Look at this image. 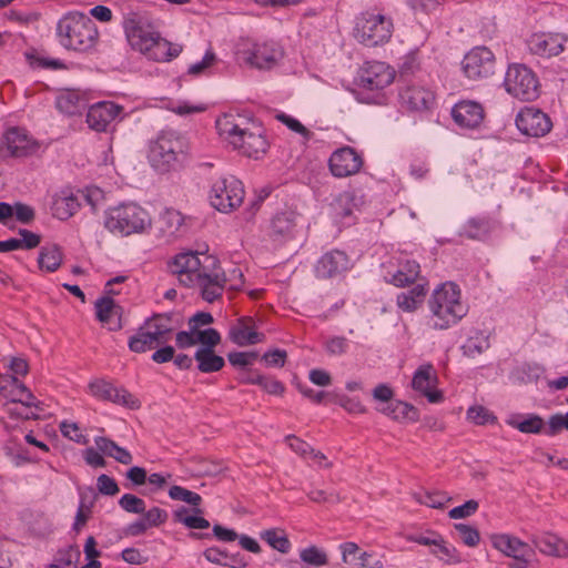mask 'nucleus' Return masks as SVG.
<instances>
[{
    "instance_id": "e2e57ef3",
    "label": "nucleus",
    "mask_w": 568,
    "mask_h": 568,
    "mask_svg": "<svg viewBox=\"0 0 568 568\" xmlns=\"http://www.w3.org/2000/svg\"><path fill=\"white\" fill-rule=\"evenodd\" d=\"M479 505L478 501L470 499L467 500L465 504L454 507L449 510L448 516L452 519H460L466 518L475 514L478 509Z\"/></svg>"
},
{
    "instance_id": "9d476101",
    "label": "nucleus",
    "mask_w": 568,
    "mask_h": 568,
    "mask_svg": "<svg viewBox=\"0 0 568 568\" xmlns=\"http://www.w3.org/2000/svg\"><path fill=\"white\" fill-rule=\"evenodd\" d=\"M504 85L509 94L523 101H531L538 97V80L524 64L515 63L508 67Z\"/></svg>"
},
{
    "instance_id": "c03bdc74",
    "label": "nucleus",
    "mask_w": 568,
    "mask_h": 568,
    "mask_svg": "<svg viewBox=\"0 0 568 568\" xmlns=\"http://www.w3.org/2000/svg\"><path fill=\"white\" fill-rule=\"evenodd\" d=\"M201 514L189 515V509L180 507L173 513L174 521L183 524L190 529H207L210 527L209 520L200 516Z\"/></svg>"
},
{
    "instance_id": "603ef678",
    "label": "nucleus",
    "mask_w": 568,
    "mask_h": 568,
    "mask_svg": "<svg viewBox=\"0 0 568 568\" xmlns=\"http://www.w3.org/2000/svg\"><path fill=\"white\" fill-rule=\"evenodd\" d=\"M120 507L131 514H143L145 510V501L133 495V494H124L119 499Z\"/></svg>"
},
{
    "instance_id": "69168bd1",
    "label": "nucleus",
    "mask_w": 568,
    "mask_h": 568,
    "mask_svg": "<svg viewBox=\"0 0 568 568\" xmlns=\"http://www.w3.org/2000/svg\"><path fill=\"white\" fill-rule=\"evenodd\" d=\"M287 357V353L284 349H273L270 352H266L262 356V361L265 362L267 366L273 367H283L285 365Z\"/></svg>"
},
{
    "instance_id": "72a5a7b5",
    "label": "nucleus",
    "mask_w": 568,
    "mask_h": 568,
    "mask_svg": "<svg viewBox=\"0 0 568 568\" xmlns=\"http://www.w3.org/2000/svg\"><path fill=\"white\" fill-rule=\"evenodd\" d=\"M407 540L423 546H433L432 554L436 556L452 558L455 552V548L446 545L443 537L435 531H429L427 535H410Z\"/></svg>"
},
{
    "instance_id": "c9c22d12",
    "label": "nucleus",
    "mask_w": 568,
    "mask_h": 568,
    "mask_svg": "<svg viewBox=\"0 0 568 568\" xmlns=\"http://www.w3.org/2000/svg\"><path fill=\"white\" fill-rule=\"evenodd\" d=\"M426 292L425 284H416L410 290L398 294L396 304L404 312H415L423 304Z\"/></svg>"
},
{
    "instance_id": "6e6552de",
    "label": "nucleus",
    "mask_w": 568,
    "mask_h": 568,
    "mask_svg": "<svg viewBox=\"0 0 568 568\" xmlns=\"http://www.w3.org/2000/svg\"><path fill=\"white\" fill-rule=\"evenodd\" d=\"M172 331L171 315L154 314L130 337L129 348L134 353L154 349L170 339Z\"/></svg>"
},
{
    "instance_id": "13d9d810",
    "label": "nucleus",
    "mask_w": 568,
    "mask_h": 568,
    "mask_svg": "<svg viewBox=\"0 0 568 568\" xmlns=\"http://www.w3.org/2000/svg\"><path fill=\"white\" fill-rule=\"evenodd\" d=\"M467 417L469 420L477 425H485L494 423L496 417L483 406H473L467 410Z\"/></svg>"
},
{
    "instance_id": "ea45409f",
    "label": "nucleus",
    "mask_w": 568,
    "mask_h": 568,
    "mask_svg": "<svg viewBox=\"0 0 568 568\" xmlns=\"http://www.w3.org/2000/svg\"><path fill=\"white\" fill-rule=\"evenodd\" d=\"M420 273V266L416 261H406L399 265L397 272L392 276L395 286L404 287L413 284Z\"/></svg>"
},
{
    "instance_id": "dca6fc26",
    "label": "nucleus",
    "mask_w": 568,
    "mask_h": 568,
    "mask_svg": "<svg viewBox=\"0 0 568 568\" xmlns=\"http://www.w3.org/2000/svg\"><path fill=\"white\" fill-rule=\"evenodd\" d=\"M123 28L130 45L141 53L148 48L149 42H152L154 37L158 36L152 26L135 12H130L125 16Z\"/></svg>"
},
{
    "instance_id": "393cba45",
    "label": "nucleus",
    "mask_w": 568,
    "mask_h": 568,
    "mask_svg": "<svg viewBox=\"0 0 568 568\" xmlns=\"http://www.w3.org/2000/svg\"><path fill=\"white\" fill-rule=\"evenodd\" d=\"M491 544L494 548L505 556L524 562H528L529 557L534 554L532 548L528 544L509 534L493 535Z\"/></svg>"
},
{
    "instance_id": "338daca9",
    "label": "nucleus",
    "mask_w": 568,
    "mask_h": 568,
    "mask_svg": "<svg viewBox=\"0 0 568 568\" xmlns=\"http://www.w3.org/2000/svg\"><path fill=\"white\" fill-rule=\"evenodd\" d=\"M286 442L288 443L290 447L298 455L306 457L311 453H314V448L307 444L306 442L293 436L288 435L286 436Z\"/></svg>"
},
{
    "instance_id": "8fccbe9b",
    "label": "nucleus",
    "mask_w": 568,
    "mask_h": 568,
    "mask_svg": "<svg viewBox=\"0 0 568 568\" xmlns=\"http://www.w3.org/2000/svg\"><path fill=\"white\" fill-rule=\"evenodd\" d=\"M415 498L418 503L432 508H442L450 500L447 494L443 491H425L423 494H415Z\"/></svg>"
},
{
    "instance_id": "37998d69",
    "label": "nucleus",
    "mask_w": 568,
    "mask_h": 568,
    "mask_svg": "<svg viewBox=\"0 0 568 568\" xmlns=\"http://www.w3.org/2000/svg\"><path fill=\"white\" fill-rule=\"evenodd\" d=\"M169 497L173 500L184 501L193 506V514H202L200 505L202 504V497L197 493L189 490L182 486L174 485L169 489Z\"/></svg>"
},
{
    "instance_id": "f704fd0d",
    "label": "nucleus",
    "mask_w": 568,
    "mask_h": 568,
    "mask_svg": "<svg viewBox=\"0 0 568 568\" xmlns=\"http://www.w3.org/2000/svg\"><path fill=\"white\" fill-rule=\"evenodd\" d=\"M378 410L397 422H416L418 419V410L402 400H392Z\"/></svg>"
},
{
    "instance_id": "864d4df0",
    "label": "nucleus",
    "mask_w": 568,
    "mask_h": 568,
    "mask_svg": "<svg viewBox=\"0 0 568 568\" xmlns=\"http://www.w3.org/2000/svg\"><path fill=\"white\" fill-rule=\"evenodd\" d=\"M196 333V344L200 343V348L214 349L221 342V335L215 328L200 329Z\"/></svg>"
},
{
    "instance_id": "5fc2aeb1",
    "label": "nucleus",
    "mask_w": 568,
    "mask_h": 568,
    "mask_svg": "<svg viewBox=\"0 0 568 568\" xmlns=\"http://www.w3.org/2000/svg\"><path fill=\"white\" fill-rule=\"evenodd\" d=\"M349 342L343 336H333L325 342V351L332 356H342L348 352Z\"/></svg>"
},
{
    "instance_id": "f03ea898",
    "label": "nucleus",
    "mask_w": 568,
    "mask_h": 568,
    "mask_svg": "<svg viewBox=\"0 0 568 568\" xmlns=\"http://www.w3.org/2000/svg\"><path fill=\"white\" fill-rule=\"evenodd\" d=\"M216 130L223 140L244 156L257 160L268 150L264 128L245 115L225 113L217 118Z\"/></svg>"
},
{
    "instance_id": "f257e3e1",
    "label": "nucleus",
    "mask_w": 568,
    "mask_h": 568,
    "mask_svg": "<svg viewBox=\"0 0 568 568\" xmlns=\"http://www.w3.org/2000/svg\"><path fill=\"white\" fill-rule=\"evenodd\" d=\"M169 268L184 286H199L203 300L209 303L222 296L227 281L216 257L199 252L176 254L169 263Z\"/></svg>"
},
{
    "instance_id": "3c124183",
    "label": "nucleus",
    "mask_w": 568,
    "mask_h": 568,
    "mask_svg": "<svg viewBox=\"0 0 568 568\" xmlns=\"http://www.w3.org/2000/svg\"><path fill=\"white\" fill-rule=\"evenodd\" d=\"M6 410L10 417L16 419H38L40 412L23 404H7Z\"/></svg>"
},
{
    "instance_id": "a878e982",
    "label": "nucleus",
    "mask_w": 568,
    "mask_h": 568,
    "mask_svg": "<svg viewBox=\"0 0 568 568\" xmlns=\"http://www.w3.org/2000/svg\"><path fill=\"white\" fill-rule=\"evenodd\" d=\"M452 115L459 126L474 129L483 122L484 110L477 102L462 101L453 108Z\"/></svg>"
},
{
    "instance_id": "7c9ffc66",
    "label": "nucleus",
    "mask_w": 568,
    "mask_h": 568,
    "mask_svg": "<svg viewBox=\"0 0 568 568\" xmlns=\"http://www.w3.org/2000/svg\"><path fill=\"white\" fill-rule=\"evenodd\" d=\"M80 205L77 195L69 190H61L52 197V215L61 221H67L78 212Z\"/></svg>"
},
{
    "instance_id": "de8ad7c7",
    "label": "nucleus",
    "mask_w": 568,
    "mask_h": 568,
    "mask_svg": "<svg viewBox=\"0 0 568 568\" xmlns=\"http://www.w3.org/2000/svg\"><path fill=\"white\" fill-rule=\"evenodd\" d=\"M301 560L314 567L327 565V555L316 546H310L300 551Z\"/></svg>"
},
{
    "instance_id": "0eeeda50",
    "label": "nucleus",
    "mask_w": 568,
    "mask_h": 568,
    "mask_svg": "<svg viewBox=\"0 0 568 568\" xmlns=\"http://www.w3.org/2000/svg\"><path fill=\"white\" fill-rule=\"evenodd\" d=\"M235 59L240 65L257 70H271L283 58V49L273 41L255 42L242 39L235 47Z\"/></svg>"
},
{
    "instance_id": "aec40b11",
    "label": "nucleus",
    "mask_w": 568,
    "mask_h": 568,
    "mask_svg": "<svg viewBox=\"0 0 568 568\" xmlns=\"http://www.w3.org/2000/svg\"><path fill=\"white\" fill-rule=\"evenodd\" d=\"M328 164L333 175L345 178L356 174L363 165V160L354 149L344 146L332 153Z\"/></svg>"
},
{
    "instance_id": "6e6d98bb",
    "label": "nucleus",
    "mask_w": 568,
    "mask_h": 568,
    "mask_svg": "<svg viewBox=\"0 0 568 568\" xmlns=\"http://www.w3.org/2000/svg\"><path fill=\"white\" fill-rule=\"evenodd\" d=\"M80 99L73 93L61 94L57 99L58 109L69 115L75 114L79 111Z\"/></svg>"
},
{
    "instance_id": "423d86ee",
    "label": "nucleus",
    "mask_w": 568,
    "mask_h": 568,
    "mask_svg": "<svg viewBox=\"0 0 568 568\" xmlns=\"http://www.w3.org/2000/svg\"><path fill=\"white\" fill-rule=\"evenodd\" d=\"M104 226L114 234L129 236L143 233L151 227L149 213L138 204L125 203L110 207L105 213Z\"/></svg>"
},
{
    "instance_id": "bb28decb",
    "label": "nucleus",
    "mask_w": 568,
    "mask_h": 568,
    "mask_svg": "<svg viewBox=\"0 0 568 568\" xmlns=\"http://www.w3.org/2000/svg\"><path fill=\"white\" fill-rule=\"evenodd\" d=\"M436 379L433 366L430 364L422 365L413 376L412 386L415 390L420 392L429 403H439L443 400L442 392L432 389Z\"/></svg>"
},
{
    "instance_id": "680f3d73",
    "label": "nucleus",
    "mask_w": 568,
    "mask_h": 568,
    "mask_svg": "<svg viewBox=\"0 0 568 568\" xmlns=\"http://www.w3.org/2000/svg\"><path fill=\"white\" fill-rule=\"evenodd\" d=\"M216 54L212 50H207L200 62L193 63L189 67L187 73L191 75L203 74L216 62Z\"/></svg>"
},
{
    "instance_id": "09e8293b",
    "label": "nucleus",
    "mask_w": 568,
    "mask_h": 568,
    "mask_svg": "<svg viewBox=\"0 0 568 568\" xmlns=\"http://www.w3.org/2000/svg\"><path fill=\"white\" fill-rule=\"evenodd\" d=\"M160 221L163 225V230L172 235L182 226L183 216L179 211L168 209L162 213Z\"/></svg>"
},
{
    "instance_id": "7ed1b4c3",
    "label": "nucleus",
    "mask_w": 568,
    "mask_h": 568,
    "mask_svg": "<svg viewBox=\"0 0 568 568\" xmlns=\"http://www.w3.org/2000/svg\"><path fill=\"white\" fill-rule=\"evenodd\" d=\"M430 325L434 329H447L456 325L468 313L462 302V292L457 284L446 282L438 285L428 298Z\"/></svg>"
},
{
    "instance_id": "f8f14e48",
    "label": "nucleus",
    "mask_w": 568,
    "mask_h": 568,
    "mask_svg": "<svg viewBox=\"0 0 568 568\" xmlns=\"http://www.w3.org/2000/svg\"><path fill=\"white\" fill-rule=\"evenodd\" d=\"M39 149V142L23 129L10 128L1 140L0 156L27 158L36 154Z\"/></svg>"
},
{
    "instance_id": "58836bf2",
    "label": "nucleus",
    "mask_w": 568,
    "mask_h": 568,
    "mask_svg": "<svg viewBox=\"0 0 568 568\" xmlns=\"http://www.w3.org/2000/svg\"><path fill=\"white\" fill-rule=\"evenodd\" d=\"M62 257V251L58 245L42 246L38 257L39 267L42 271L54 272L60 267Z\"/></svg>"
},
{
    "instance_id": "e433bc0d",
    "label": "nucleus",
    "mask_w": 568,
    "mask_h": 568,
    "mask_svg": "<svg viewBox=\"0 0 568 568\" xmlns=\"http://www.w3.org/2000/svg\"><path fill=\"white\" fill-rule=\"evenodd\" d=\"M94 444L102 454L115 459L120 464L130 465L133 460V457L128 449L120 447L115 442L108 437L98 436L94 438Z\"/></svg>"
},
{
    "instance_id": "79ce46f5",
    "label": "nucleus",
    "mask_w": 568,
    "mask_h": 568,
    "mask_svg": "<svg viewBox=\"0 0 568 568\" xmlns=\"http://www.w3.org/2000/svg\"><path fill=\"white\" fill-rule=\"evenodd\" d=\"M260 537L273 549L287 554L292 547L286 532L281 528H271L260 532Z\"/></svg>"
},
{
    "instance_id": "4be33fe9",
    "label": "nucleus",
    "mask_w": 568,
    "mask_h": 568,
    "mask_svg": "<svg viewBox=\"0 0 568 568\" xmlns=\"http://www.w3.org/2000/svg\"><path fill=\"white\" fill-rule=\"evenodd\" d=\"M122 112V106L111 101L98 102L90 106L87 113V123L97 132H104Z\"/></svg>"
},
{
    "instance_id": "0e129e2a",
    "label": "nucleus",
    "mask_w": 568,
    "mask_h": 568,
    "mask_svg": "<svg viewBox=\"0 0 568 568\" xmlns=\"http://www.w3.org/2000/svg\"><path fill=\"white\" fill-rule=\"evenodd\" d=\"M97 487L99 493L105 496H114L120 490L116 481L105 474H102L98 477Z\"/></svg>"
},
{
    "instance_id": "774afa93",
    "label": "nucleus",
    "mask_w": 568,
    "mask_h": 568,
    "mask_svg": "<svg viewBox=\"0 0 568 568\" xmlns=\"http://www.w3.org/2000/svg\"><path fill=\"white\" fill-rule=\"evenodd\" d=\"M549 429L547 432L548 435H556L561 429L568 430V413L567 414H556L549 418L548 422Z\"/></svg>"
},
{
    "instance_id": "c85d7f7f",
    "label": "nucleus",
    "mask_w": 568,
    "mask_h": 568,
    "mask_svg": "<svg viewBox=\"0 0 568 568\" xmlns=\"http://www.w3.org/2000/svg\"><path fill=\"white\" fill-rule=\"evenodd\" d=\"M342 561L348 565H358L361 568H383L381 559L372 560V554L361 551L359 546L353 541H346L339 545Z\"/></svg>"
},
{
    "instance_id": "20e7f679",
    "label": "nucleus",
    "mask_w": 568,
    "mask_h": 568,
    "mask_svg": "<svg viewBox=\"0 0 568 568\" xmlns=\"http://www.w3.org/2000/svg\"><path fill=\"white\" fill-rule=\"evenodd\" d=\"M59 43L81 53L91 52L99 40V32L92 19L84 13L74 11L64 14L57 24Z\"/></svg>"
},
{
    "instance_id": "1a4fd4ad",
    "label": "nucleus",
    "mask_w": 568,
    "mask_h": 568,
    "mask_svg": "<svg viewBox=\"0 0 568 568\" xmlns=\"http://www.w3.org/2000/svg\"><path fill=\"white\" fill-rule=\"evenodd\" d=\"M393 28L390 18L379 13L365 12L356 20L354 37L366 47H376L389 41Z\"/></svg>"
},
{
    "instance_id": "052dcab7",
    "label": "nucleus",
    "mask_w": 568,
    "mask_h": 568,
    "mask_svg": "<svg viewBox=\"0 0 568 568\" xmlns=\"http://www.w3.org/2000/svg\"><path fill=\"white\" fill-rule=\"evenodd\" d=\"M256 352H232L227 354V359L235 367L245 368L257 358Z\"/></svg>"
},
{
    "instance_id": "39448f33",
    "label": "nucleus",
    "mask_w": 568,
    "mask_h": 568,
    "mask_svg": "<svg viewBox=\"0 0 568 568\" xmlns=\"http://www.w3.org/2000/svg\"><path fill=\"white\" fill-rule=\"evenodd\" d=\"M189 153V142L176 131L163 130L150 145V162L161 172L180 166Z\"/></svg>"
},
{
    "instance_id": "a211bd4d",
    "label": "nucleus",
    "mask_w": 568,
    "mask_h": 568,
    "mask_svg": "<svg viewBox=\"0 0 568 568\" xmlns=\"http://www.w3.org/2000/svg\"><path fill=\"white\" fill-rule=\"evenodd\" d=\"M399 104L410 112H424L435 102L434 93L426 87L417 83H406L398 92Z\"/></svg>"
},
{
    "instance_id": "bf43d9fd",
    "label": "nucleus",
    "mask_w": 568,
    "mask_h": 568,
    "mask_svg": "<svg viewBox=\"0 0 568 568\" xmlns=\"http://www.w3.org/2000/svg\"><path fill=\"white\" fill-rule=\"evenodd\" d=\"M143 518L150 528L159 527L168 520L169 514L165 509L152 507L149 510H144Z\"/></svg>"
},
{
    "instance_id": "6ab92c4d",
    "label": "nucleus",
    "mask_w": 568,
    "mask_h": 568,
    "mask_svg": "<svg viewBox=\"0 0 568 568\" xmlns=\"http://www.w3.org/2000/svg\"><path fill=\"white\" fill-rule=\"evenodd\" d=\"M298 213L290 207L275 213L270 220L266 235L277 244H282L293 237L294 229L297 224Z\"/></svg>"
},
{
    "instance_id": "2eb2a0df",
    "label": "nucleus",
    "mask_w": 568,
    "mask_h": 568,
    "mask_svg": "<svg viewBox=\"0 0 568 568\" xmlns=\"http://www.w3.org/2000/svg\"><path fill=\"white\" fill-rule=\"evenodd\" d=\"M395 79V71L385 62H366L358 73V85L369 91H379Z\"/></svg>"
},
{
    "instance_id": "4c0bfd02",
    "label": "nucleus",
    "mask_w": 568,
    "mask_h": 568,
    "mask_svg": "<svg viewBox=\"0 0 568 568\" xmlns=\"http://www.w3.org/2000/svg\"><path fill=\"white\" fill-rule=\"evenodd\" d=\"M194 358L197 362L199 371L202 373L219 372L225 365L224 358L216 355L214 349L211 348H197Z\"/></svg>"
},
{
    "instance_id": "4468645a",
    "label": "nucleus",
    "mask_w": 568,
    "mask_h": 568,
    "mask_svg": "<svg viewBox=\"0 0 568 568\" xmlns=\"http://www.w3.org/2000/svg\"><path fill=\"white\" fill-rule=\"evenodd\" d=\"M91 394L101 399L121 405L129 409H139L141 402L123 387H116L104 379H95L89 384Z\"/></svg>"
},
{
    "instance_id": "f3484780",
    "label": "nucleus",
    "mask_w": 568,
    "mask_h": 568,
    "mask_svg": "<svg viewBox=\"0 0 568 568\" xmlns=\"http://www.w3.org/2000/svg\"><path fill=\"white\" fill-rule=\"evenodd\" d=\"M516 125L523 134L534 138L546 135L552 128L550 118L534 106H526L517 114Z\"/></svg>"
},
{
    "instance_id": "a18cd8bd",
    "label": "nucleus",
    "mask_w": 568,
    "mask_h": 568,
    "mask_svg": "<svg viewBox=\"0 0 568 568\" xmlns=\"http://www.w3.org/2000/svg\"><path fill=\"white\" fill-rule=\"evenodd\" d=\"M355 196L352 192L341 193L333 202L335 215L341 219H345L352 215Z\"/></svg>"
},
{
    "instance_id": "ddd939ff",
    "label": "nucleus",
    "mask_w": 568,
    "mask_h": 568,
    "mask_svg": "<svg viewBox=\"0 0 568 568\" xmlns=\"http://www.w3.org/2000/svg\"><path fill=\"white\" fill-rule=\"evenodd\" d=\"M462 68L471 80L487 78L495 71V55L486 47H476L464 57Z\"/></svg>"
},
{
    "instance_id": "2f4dec72",
    "label": "nucleus",
    "mask_w": 568,
    "mask_h": 568,
    "mask_svg": "<svg viewBox=\"0 0 568 568\" xmlns=\"http://www.w3.org/2000/svg\"><path fill=\"white\" fill-rule=\"evenodd\" d=\"M97 317L103 324H110L111 331L122 327L120 315L122 307L116 305L111 297H101L95 302Z\"/></svg>"
},
{
    "instance_id": "473e14b6",
    "label": "nucleus",
    "mask_w": 568,
    "mask_h": 568,
    "mask_svg": "<svg viewBox=\"0 0 568 568\" xmlns=\"http://www.w3.org/2000/svg\"><path fill=\"white\" fill-rule=\"evenodd\" d=\"M531 541L540 552L548 556L562 557L568 552L567 542L557 535L550 532L534 536Z\"/></svg>"
},
{
    "instance_id": "4d7b16f0",
    "label": "nucleus",
    "mask_w": 568,
    "mask_h": 568,
    "mask_svg": "<svg viewBox=\"0 0 568 568\" xmlns=\"http://www.w3.org/2000/svg\"><path fill=\"white\" fill-rule=\"evenodd\" d=\"M455 529L466 546L476 547L479 544L480 535L476 528L466 524H456Z\"/></svg>"
},
{
    "instance_id": "c756f323",
    "label": "nucleus",
    "mask_w": 568,
    "mask_h": 568,
    "mask_svg": "<svg viewBox=\"0 0 568 568\" xmlns=\"http://www.w3.org/2000/svg\"><path fill=\"white\" fill-rule=\"evenodd\" d=\"M181 52L182 47L180 44L171 43L166 39L162 38L159 33L156 37H154L152 42H149L148 48L142 51L145 57L156 62L171 61Z\"/></svg>"
},
{
    "instance_id": "b1692460",
    "label": "nucleus",
    "mask_w": 568,
    "mask_h": 568,
    "mask_svg": "<svg viewBox=\"0 0 568 568\" xmlns=\"http://www.w3.org/2000/svg\"><path fill=\"white\" fill-rule=\"evenodd\" d=\"M229 338L237 346H248L265 341V335L256 331V324L253 317H240L229 331Z\"/></svg>"
},
{
    "instance_id": "5701e85b",
    "label": "nucleus",
    "mask_w": 568,
    "mask_h": 568,
    "mask_svg": "<svg viewBox=\"0 0 568 568\" xmlns=\"http://www.w3.org/2000/svg\"><path fill=\"white\" fill-rule=\"evenodd\" d=\"M351 268L348 255L339 250H332L325 253L315 266L316 276L320 278H332Z\"/></svg>"
},
{
    "instance_id": "9b49d317",
    "label": "nucleus",
    "mask_w": 568,
    "mask_h": 568,
    "mask_svg": "<svg viewBox=\"0 0 568 568\" xmlns=\"http://www.w3.org/2000/svg\"><path fill=\"white\" fill-rule=\"evenodd\" d=\"M244 194L241 181L234 176L222 178L212 185L210 201L217 211L230 212L242 204Z\"/></svg>"
},
{
    "instance_id": "a19ab883",
    "label": "nucleus",
    "mask_w": 568,
    "mask_h": 568,
    "mask_svg": "<svg viewBox=\"0 0 568 568\" xmlns=\"http://www.w3.org/2000/svg\"><path fill=\"white\" fill-rule=\"evenodd\" d=\"M490 347L489 337L481 331H475L462 346L463 354L475 358Z\"/></svg>"
},
{
    "instance_id": "cd10ccee",
    "label": "nucleus",
    "mask_w": 568,
    "mask_h": 568,
    "mask_svg": "<svg viewBox=\"0 0 568 568\" xmlns=\"http://www.w3.org/2000/svg\"><path fill=\"white\" fill-rule=\"evenodd\" d=\"M497 229V222L490 217L476 216L467 220L459 231V236L474 241H486Z\"/></svg>"
},
{
    "instance_id": "412c9836",
    "label": "nucleus",
    "mask_w": 568,
    "mask_h": 568,
    "mask_svg": "<svg viewBox=\"0 0 568 568\" xmlns=\"http://www.w3.org/2000/svg\"><path fill=\"white\" fill-rule=\"evenodd\" d=\"M568 37L560 33H534L527 41L529 51L534 54L551 58L561 53Z\"/></svg>"
},
{
    "instance_id": "49530a36",
    "label": "nucleus",
    "mask_w": 568,
    "mask_h": 568,
    "mask_svg": "<svg viewBox=\"0 0 568 568\" xmlns=\"http://www.w3.org/2000/svg\"><path fill=\"white\" fill-rule=\"evenodd\" d=\"M508 423L514 428L526 434H538L544 427V420L538 415H530L524 420L510 419Z\"/></svg>"
}]
</instances>
